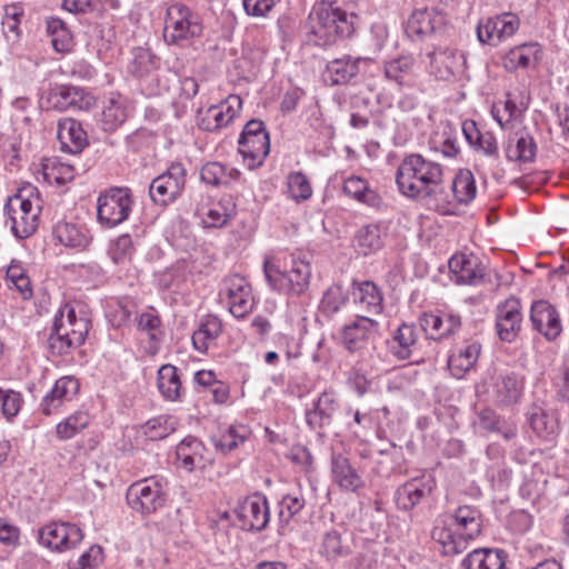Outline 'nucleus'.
<instances>
[{"label":"nucleus","mask_w":569,"mask_h":569,"mask_svg":"<svg viewBox=\"0 0 569 569\" xmlns=\"http://www.w3.org/2000/svg\"><path fill=\"white\" fill-rule=\"evenodd\" d=\"M134 206L132 191L128 187H110L97 199V213H130Z\"/></svg>","instance_id":"aec40b11"},{"label":"nucleus","mask_w":569,"mask_h":569,"mask_svg":"<svg viewBox=\"0 0 569 569\" xmlns=\"http://www.w3.org/2000/svg\"><path fill=\"white\" fill-rule=\"evenodd\" d=\"M419 325L428 338L441 340L455 335L460 329L461 318L453 313L425 312L419 318Z\"/></svg>","instance_id":"6ab92c4d"},{"label":"nucleus","mask_w":569,"mask_h":569,"mask_svg":"<svg viewBox=\"0 0 569 569\" xmlns=\"http://www.w3.org/2000/svg\"><path fill=\"white\" fill-rule=\"evenodd\" d=\"M396 183L403 197L426 202L439 193L443 183V167L419 153H411L400 162Z\"/></svg>","instance_id":"f257e3e1"},{"label":"nucleus","mask_w":569,"mask_h":569,"mask_svg":"<svg viewBox=\"0 0 569 569\" xmlns=\"http://www.w3.org/2000/svg\"><path fill=\"white\" fill-rule=\"evenodd\" d=\"M446 522L462 532L461 535L470 541L481 533L480 511L471 506H459L453 513L447 516Z\"/></svg>","instance_id":"bb28decb"},{"label":"nucleus","mask_w":569,"mask_h":569,"mask_svg":"<svg viewBox=\"0 0 569 569\" xmlns=\"http://www.w3.org/2000/svg\"><path fill=\"white\" fill-rule=\"evenodd\" d=\"M7 280L12 283L16 290L21 295L22 299L28 300L32 297L33 291L31 281L22 268L21 263L12 260L6 272Z\"/></svg>","instance_id":"864d4df0"},{"label":"nucleus","mask_w":569,"mask_h":569,"mask_svg":"<svg viewBox=\"0 0 569 569\" xmlns=\"http://www.w3.org/2000/svg\"><path fill=\"white\" fill-rule=\"evenodd\" d=\"M448 23L447 14L437 7L415 10L407 22V30L417 36L441 33Z\"/></svg>","instance_id":"f3484780"},{"label":"nucleus","mask_w":569,"mask_h":569,"mask_svg":"<svg viewBox=\"0 0 569 569\" xmlns=\"http://www.w3.org/2000/svg\"><path fill=\"white\" fill-rule=\"evenodd\" d=\"M289 193L296 201L308 199L312 189L308 178L301 172H293L288 177Z\"/></svg>","instance_id":"e2e57ef3"},{"label":"nucleus","mask_w":569,"mask_h":569,"mask_svg":"<svg viewBox=\"0 0 569 569\" xmlns=\"http://www.w3.org/2000/svg\"><path fill=\"white\" fill-rule=\"evenodd\" d=\"M453 280L458 284L476 286L483 280L485 268L478 257L472 253H456L448 262Z\"/></svg>","instance_id":"a211bd4d"},{"label":"nucleus","mask_w":569,"mask_h":569,"mask_svg":"<svg viewBox=\"0 0 569 569\" xmlns=\"http://www.w3.org/2000/svg\"><path fill=\"white\" fill-rule=\"evenodd\" d=\"M506 552L500 549H476L462 560V569H503Z\"/></svg>","instance_id":"e433bc0d"},{"label":"nucleus","mask_w":569,"mask_h":569,"mask_svg":"<svg viewBox=\"0 0 569 569\" xmlns=\"http://www.w3.org/2000/svg\"><path fill=\"white\" fill-rule=\"evenodd\" d=\"M103 560V550L93 545L70 567L71 569H96Z\"/></svg>","instance_id":"338daca9"},{"label":"nucleus","mask_w":569,"mask_h":569,"mask_svg":"<svg viewBox=\"0 0 569 569\" xmlns=\"http://www.w3.org/2000/svg\"><path fill=\"white\" fill-rule=\"evenodd\" d=\"M240 172L220 162H207L200 170L201 180L210 186H227L239 179Z\"/></svg>","instance_id":"c03bdc74"},{"label":"nucleus","mask_w":569,"mask_h":569,"mask_svg":"<svg viewBox=\"0 0 569 569\" xmlns=\"http://www.w3.org/2000/svg\"><path fill=\"white\" fill-rule=\"evenodd\" d=\"M539 53L537 43H525L509 50L502 58V66L508 71L526 69L537 63Z\"/></svg>","instance_id":"4c0bfd02"},{"label":"nucleus","mask_w":569,"mask_h":569,"mask_svg":"<svg viewBox=\"0 0 569 569\" xmlns=\"http://www.w3.org/2000/svg\"><path fill=\"white\" fill-rule=\"evenodd\" d=\"M33 209L41 211L42 200L38 189L31 183L20 187L14 194L8 198L4 204L6 213H14L17 210L29 213Z\"/></svg>","instance_id":"473e14b6"},{"label":"nucleus","mask_w":569,"mask_h":569,"mask_svg":"<svg viewBox=\"0 0 569 569\" xmlns=\"http://www.w3.org/2000/svg\"><path fill=\"white\" fill-rule=\"evenodd\" d=\"M242 100L237 94H230L218 104L199 109L197 124L201 130L214 132L228 127L240 113Z\"/></svg>","instance_id":"6e6552de"},{"label":"nucleus","mask_w":569,"mask_h":569,"mask_svg":"<svg viewBox=\"0 0 569 569\" xmlns=\"http://www.w3.org/2000/svg\"><path fill=\"white\" fill-rule=\"evenodd\" d=\"M233 512L239 521V527L246 531H262L270 520L267 498L259 492L246 497L238 503Z\"/></svg>","instance_id":"9d476101"},{"label":"nucleus","mask_w":569,"mask_h":569,"mask_svg":"<svg viewBox=\"0 0 569 569\" xmlns=\"http://www.w3.org/2000/svg\"><path fill=\"white\" fill-rule=\"evenodd\" d=\"M57 138L62 151L77 154L88 144L87 133L81 123L72 118L58 122Z\"/></svg>","instance_id":"5701e85b"},{"label":"nucleus","mask_w":569,"mask_h":569,"mask_svg":"<svg viewBox=\"0 0 569 569\" xmlns=\"http://www.w3.org/2000/svg\"><path fill=\"white\" fill-rule=\"evenodd\" d=\"M356 242L360 251L367 256L381 247V231L378 224L362 227L357 236Z\"/></svg>","instance_id":"4d7b16f0"},{"label":"nucleus","mask_w":569,"mask_h":569,"mask_svg":"<svg viewBox=\"0 0 569 569\" xmlns=\"http://www.w3.org/2000/svg\"><path fill=\"white\" fill-rule=\"evenodd\" d=\"M11 230L19 239L32 236L39 226V216H9Z\"/></svg>","instance_id":"052dcab7"},{"label":"nucleus","mask_w":569,"mask_h":569,"mask_svg":"<svg viewBox=\"0 0 569 569\" xmlns=\"http://www.w3.org/2000/svg\"><path fill=\"white\" fill-rule=\"evenodd\" d=\"M527 416L530 427L540 438L551 440L557 435L558 420L541 407H531Z\"/></svg>","instance_id":"a19ab883"},{"label":"nucleus","mask_w":569,"mask_h":569,"mask_svg":"<svg viewBox=\"0 0 569 569\" xmlns=\"http://www.w3.org/2000/svg\"><path fill=\"white\" fill-rule=\"evenodd\" d=\"M459 530L445 521L442 526H436L431 531V538L442 547V553L453 556L461 553L468 547L469 539Z\"/></svg>","instance_id":"7c9ffc66"},{"label":"nucleus","mask_w":569,"mask_h":569,"mask_svg":"<svg viewBox=\"0 0 569 569\" xmlns=\"http://www.w3.org/2000/svg\"><path fill=\"white\" fill-rule=\"evenodd\" d=\"M530 321L533 329L548 341L556 340L562 331L559 312L546 300H538L531 305Z\"/></svg>","instance_id":"ddd939ff"},{"label":"nucleus","mask_w":569,"mask_h":569,"mask_svg":"<svg viewBox=\"0 0 569 569\" xmlns=\"http://www.w3.org/2000/svg\"><path fill=\"white\" fill-rule=\"evenodd\" d=\"M157 388L166 401L181 402L186 390L176 366L162 365L157 372Z\"/></svg>","instance_id":"a878e982"},{"label":"nucleus","mask_w":569,"mask_h":569,"mask_svg":"<svg viewBox=\"0 0 569 569\" xmlns=\"http://www.w3.org/2000/svg\"><path fill=\"white\" fill-rule=\"evenodd\" d=\"M436 486V479L429 473L407 480L395 492L397 508L405 512H411L416 507L428 503Z\"/></svg>","instance_id":"0eeeda50"},{"label":"nucleus","mask_w":569,"mask_h":569,"mask_svg":"<svg viewBox=\"0 0 569 569\" xmlns=\"http://www.w3.org/2000/svg\"><path fill=\"white\" fill-rule=\"evenodd\" d=\"M263 273L271 290L291 297H300L310 286L311 266L306 253H293L289 270H281L270 258L263 261Z\"/></svg>","instance_id":"f03ea898"},{"label":"nucleus","mask_w":569,"mask_h":569,"mask_svg":"<svg viewBox=\"0 0 569 569\" xmlns=\"http://www.w3.org/2000/svg\"><path fill=\"white\" fill-rule=\"evenodd\" d=\"M47 31L57 52H68L72 49L73 37L60 18L49 19L47 21Z\"/></svg>","instance_id":"09e8293b"},{"label":"nucleus","mask_w":569,"mask_h":569,"mask_svg":"<svg viewBox=\"0 0 569 569\" xmlns=\"http://www.w3.org/2000/svg\"><path fill=\"white\" fill-rule=\"evenodd\" d=\"M132 58L128 64L129 71L138 78L150 76L158 69L159 59L147 48H134Z\"/></svg>","instance_id":"49530a36"},{"label":"nucleus","mask_w":569,"mask_h":569,"mask_svg":"<svg viewBox=\"0 0 569 569\" xmlns=\"http://www.w3.org/2000/svg\"><path fill=\"white\" fill-rule=\"evenodd\" d=\"M338 409V401L332 391L322 392L311 410L306 412V422L311 429H320L329 425Z\"/></svg>","instance_id":"c756f323"},{"label":"nucleus","mask_w":569,"mask_h":569,"mask_svg":"<svg viewBox=\"0 0 569 569\" xmlns=\"http://www.w3.org/2000/svg\"><path fill=\"white\" fill-rule=\"evenodd\" d=\"M370 58L345 56L327 64L325 80L331 86L346 84L360 71L361 64H369Z\"/></svg>","instance_id":"412c9836"},{"label":"nucleus","mask_w":569,"mask_h":569,"mask_svg":"<svg viewBox=\"0 0 569 569\" xmlns=\"http://www.w3.org/2000/svg\"><path fill=\"white\" fill-rule=\"evenodd\" d=\"M186 174L182 163H171L163 173L152 180L149 187L151 200L160 207L174 202L184 188Z\"/></svg>","instance_id":"423d86ee"},{"label":"nucleus","mask_w":569,"mask_h":569,"mask_svg":"<svg viewBox=\"0 0 569 569\" xmlns=\"http://www.w3.org/2000/svg\"><path fill=\"white\" fill-rule=\"evenodd\" d=\"M63 309L67 313V318L71 319L70 333L73 339V343L80 347L86 341L89 329L91 327V321L86 317L78 318L73 307H71L69 303H66Z\"/></svg>","instance_id":"13d9d810"},{"label":"nucleus","mask_w":569,"mask_h":569,"mask_svg":"<svg viewBox=\"0 0 569 569\" xmlns=\"http://www.w3.org/2000/svg\"><path fill=\"white\" fill-rule=\"evenodd\" d=\"M306 501L302 495H284L279 502V520L288 525L305 507Z\"/></svg>","instance_id":"bf43d9fd"},{"label":"nucleus","mask_w":569,"mask_h":569,"mask_svg":"<svg viewBox=\"0 0 569 569\" xmlns=\"http://www.w3.org/2000/svg\"><path fill=\"white\" fill-rule=\"evenodd\" d=\"M331 471L335 481L345 490L356 491L363 485L361 477L350 465L349 459L342 455L332 456Z\"/></svg>","instance_id":"58836bf2"},{"label":"nucleus","mask_w":569,"mask_h":569,"mask_svg":"<svg viewBox=\"0 0 569 569\" xmlns=\"http://www.w3.org/2000/svg\"><path fill=\"white\" fill-rule=\"evenodd\" d=\"M322 552L328 559H336L338 557L348 555L347 548L342 546L341 536L339 532L332 530L325 535L322 541Z\"/></svg>","instance_id":"69168bd1"},{"label":"nucleus","mask_w":569,"mask_h":569,"mask_svg":"<svg viewBox=\"0 0 569 569\" xmlns=\"http://www.w3.org/2000/svg\"><path fill=\"white\" fill-rule=\"evenodd\" d=\"M201 32L199 16L187 4L177 1L167 7L163 26V40L167 44L186 47Z\"/></svg>","instance_id":"20e7f679"},{"label":"nucleus","mask_w":569,"mask_h":569,"mask_svg":"<svg viewBox=\"0 0 569 569\" xmlns=\"http://www.w3.org/2000/svg\"><path fill=\"white\" fill-rule=\"evenodd\" d=\"M229 299V310L236 318L247 317L254 307V298L250 283L238 274L224 281Z\"/></svg>","instance_id":"2eb2a0df"},{"label":"nucleus","mask_w":569,"mask_h":569,"mask_svg":"<svg viewBox=\"0 0 569 569\" xmlns=\"http://www.w3.org/2000/svg\"><path fill=\"white\" fill-rule=\"evenodd\" d=\"M22 406L21 393L11 389L6 390L4 397L1 402L0 411L7 419L16 417Z\"/></svg>","instance_id":"774afa93"},{"label":"nucleus","mask_w":569,"mask_h":569,"mask_svg":"<svg viewBox=\"0 0 569 569\" xmlns=\"http://www.w3.org/2000/svg\"><path fill=\"white\" fill-rule=\"evenodd\" d=\"M418 342V331L415 325L402 323L388 341L390 352L399 360H408Z\"/></svg>","instance_id":"2f4dec72"},{"label":"nucleus","mask_w":569,"mask_h":569,"mask_svg":"<svg viewBox=\"0 0 569 569\" xmlns=\"http://www.w3.org/2000/svg\"><path fill=\"white\" fill-rule=\"evenodd\" d=\"M40 176L42 181L48 184H63L72 179V169L67 164L48 159L41 164V170L37 173L38 181H40Z\"/></svg>","instance_id":"603ef678"},{"label":"nucleus","mask_w":569,"mask_h":569,"mask_svg":"<svg viewBox=\"0 0 569 569\" xmlns=\"http://www.w3.org/2000/svg\"><path fill=\"white\" fill-rule=\"evenodd\" d=\"M481 352V345L478 341H469L448 359V367L452 376L460 379L477 363Z\"/></svg>","instance_id":"72a5a7b5"},{"label":"nucleus","mask_w":569,"mask_h":569,"mask_svg":"<svg viewBox=\"0 0 569 569\" xmlns=\"http://www.w3.org/2000/svg\"><path fill=\"white\" fill-rule=\"evenodd\" d=\"M270 151L268 132H258V136L239 140V152L248 169L253 170L264 162Z\"/></svg>","instance_id":"c85d7f7f"},{"label":"nucleus","mask_w":569,"mask_h":569,"mask_svg":"<svg viewBox=\"0 0 569 569\" xmlns=\"http://www.w3.org/2000/svg\"><path fill=\"white\" fill-rule=\"evenodd\" d=\"M379 323L365 316L357 317L342 329V341L350 352L359 351L367 340L377 332Z\"/></svg>","instance_id":"4be33fe9"},{"label":"nucleus","mask_w":569,"mask_h":569,"mask_svg":"<svg viewBox=\"0 0 569 569\" xmlns=\"http://www.w3.org/2000/svg\"><path fill=\"white\" fill-rule=\"evenodd\" d=\"M452 191L459 203L468 204L471 202L477 194L473 173L468 169L459 170L452 181Z\"/></svg>","instance_id":"de8ad7c7"},{"label":"nucleus","mask_w":569,"mask_h":569,"mask_svg":"<svg viewBox=\"0 0 569 569\" xmlns=\"http://www.w3.org/2000/svg\"><path fill=\"white\" fill-rule=\"evenodd\" d=\"M525 389V377L517 372H506L499 375L493 385L496 401L503 406L517 403Z\"/></svg>","instance_id":"b1692460"},{"label":"nucleus","mask_w":569,"mask_h":569,"mask_svg":"<svg viewBox=\"0 0 569 569\" xmlns=\"http://www.w3.org/2000/svg\"><path fill=\"white\" fill-rule=\"evenodd\" d=\"M83 537V531L70 522L52 521L39 529L41 545L59 552L76 548Z\"/></svg>","instance_id":"1a4fd4ad"},{"label":"nucleus","mask_w":569,"mask_h":569,"mask_svg":"<svg viewBox=\"0 0 569 569\" xmlns=\"http://www.w3.org/2000/svg\"><path fill=\"white\" fill-rule=\"evenodd\" d=\"M521 305L517 298L511 297L498 306L496 328L500 340L513 342L521 330Z\"/></svg>","instance_id":"4468645a"},{"label":"nucleus","mask_w":569,"mask_h":569,"mask_svg":"<svg viewBox=\"0 0 569 569\" xmlns=\"http://www.w3.org/2000/svg\"><path fill=\"white\" fill-rule=\"evenodd\" d=\"M53 234L66 247H84L88 238L72 222L59 220L53 227Z\"/></svg>","instance_id":"3c124183"},{"label":"nucleus","mask_w":569,"mask_h":569,"mask_svg":"<svg viewBox=\"0 0 569 569\" xmlns=\"http://www.w3.org/2000/svg\"><path fill=\"white\" fill-rule=\"evenodd\" d=\"M79 391V382L74 377L64 376L59 378L53 388L47 393L41 402V411L49 416L66 401H70Z\"/></svg>","instance_id":"393cba45"},{"label":"nucleus","mask_w":569,"mask_h":569,"mask_svg":"<svg viewBox=\"0 0 569 569\" xmlns=\"http://www.w3.org/2000/svg\"><path fill=\"white\" fill-rule=\"evenodd\" d=\"M343 192L356 201L373 210H383V198L361 177L351 176L343 182Z\"/></svg>","instance_id":"cd10ccee"},{"label":"nucleus","mask_w":569,"mask_h":569,"mask_svg":"<svg viewBox=\"0 0 569 569\" xmlns=\"http://www.w3.org/2000/svg\"><path fill=\"white\" fill-rule=\"evenodd\" d=\"M221 332L222 321L217 316L207 315L192 335V345L198 351L206 352L209 341L216 340Z\"/></svg>","instance_id":"79ce46f5"},{"label":"nucleus","mask_w":569,"mask_h":569,"mask_svg":"<svg viewBox=\"0 0 569 569\" xmlns=\"http://www.w3.org/2000/svg\"><path fill=\"white\" fill-rule=\"evenodd\" d=\"M309 27L311 40L317 46H330L340 38L353 33L351 17L338 7L328 3H320L309 14Z\"/></svg>","instance_id":"7ed1b4c3"},{"label":"nucleus","mask_w":569,"mask_h":569,"mask_svg":"<svg viewBox=\"0 0 569 569\" xmlns=\"http://www.w3.org/2000/svg\"><path fill=\"white\" fill-rule=\"evenodd\" d=\"M178 419L173 416H159L149 419L143 426V433L152 441L161 440L174 432Z\"/></svg>","instance_id":"8fccbe9b"},{"label":"nucleus","mask_w":569,"mask_h":569,"mask_svg":"<svg viewBox=\"0 0 569 569\" xmlns=\"http://www.w3.org/2000/svg\"><path fill=\"white\" fill-rule=\"evenodd\" d=\"M204 447L200 440L194 437H186L177 446V459L181 461L182 467L192 471L203 460Z\"/></svg>","instance_id":"a18cd8bd"},{"label":"nucleus","mask_w":569,"mask_h":569,"mask_svg":"<svg viewBox=\"0 0 569 569\" xmlns=\"http://www.w3.org/2000/svg\"><path fill=\"white\" fill-rule=\"evenodd\" d=\"M353 300L373 313L382 309V295L372 281L353 282Z\"/></svg>","instance_id":"37998d69"},{"label":"nucleus","mask_w":569,"mask_h":569,"mask_svg":"<svg viewBox=\"0 0 569 569\" xmlns=\"http://www.w3.org/2000/svg\"><path fill=\"white\" fill-rule=\"evenodd\" d=\"M89 415L78 411L59 422L56 427V435L60 440H68L89 425Z\"/></svg>","instance_id":"5fc2aeb1"},{"label":"nucleus","mask_w":569,"mask_h":569,"mask_svg":"<svg viewBox=\"0 0 569 569\" xmlns=\"http://www.w3.org/2000/svg\"><path fill=\"white\" fill-rule=\"evenodd\" d=\"M132 253V241L129 234H122L111 244L108 254L114 264L123 263Z\"/></svg>","instance_id":"0e129e2a"},{"label":"nucleus","mask_w":569,"mask_h":569,"mask_svg":"<svg viewBox=\"0 0 569 569\" xmlns=\"http://www.w3.org/2000/svg\"><path fill=\"white\" fill-rule=\"evenodd\" d=\"M79 346L73 343L72 337L67 332H59V327H51L47 337V349L51 356H63Z\"/></svg>","instance_id":"6e6d98bb"},{"label":"nucleus","mask_w":569,"mask_h":569,"mask_svg":"<svg viewBox=\"0 0 569 569\" xmlns=\"http://www.w3.org/2000/svg\"><path fill=\"white\" fill-rule=\"evenodd\" d=\"M126 498L131 509L150 515L164 506L167 493L162 481L151 477L131 485Z\"/></svg>","instance_id":"39448f33"},{"label":"nucleus","mask_w":569,"mask_h":569,"mask_svg":"<svg viewBox=\"0 0 569 569\" xmlns=\"http://www.w3.org/2000/svg\"><path fill=\"white\" fill-rule=\"evenodd\" d=\"M346 291L340 284H333L323 293L320 306L323 312L335 313L346 303Z\"/></svg>","instance_id":"680f3d73"},{"label":"nucleus","mask_w":569,"mask_h":569,"mask_svg":"<svg viewBox=\"0 0 569 569\" xmlns=\"http://www.w3.org/2000/svg\"><path fill=\"white\" fill-rule=\"evenodd\" d=\"M503 151L508 161L527 163L536 158L537 143L530 134H520L516 139H509Z\"/></svg>","instance_id":"ea45409f"},{"label":"nucleus","mask_w":569,"mask_h":569,"mask_svg":"<svg viewBox=\"0 0 569 569\" xmlns=\"http://www.w3.org/2000/svg\"><path fill=\"white\" fill-rule=\"evenodd\" d=\"M416 59L412 54H402L390 59L383 64V74L388 81L399 87L409 86L412 79Z\"/></svg>","instance_id":"f704fd0d"},{"label":"nucleus","mask_w":569,"mask_h":569,"mask_svg":"<svg viewBox=\"0 0 569 569\" xmlns=\"http://www.w3.org/2000/svg\"><path fill=\"white\" fill-rule=\"evenodd\" d=\"M428 72L438 80L450 81L466 67V57L452 48H436L427 54Z\"/></svg>","instance_id":"9b49d317"},{"label":"nucleus","mask_w":569,"mask_h":569,"mask_svg":"<svg viewBox=\"0 0 569 569\" xmlns=\"http://www.w3.org/2000/svg\"><path fill=\"white\" fill-rule=\"evenodd\" d=\"M47 107L58 111L68 109H87L91 104V97L83 89L70 84H58L51 88L46 97Z\"/></svg>","instance_id":"dca6fc26"},{"label":"nucleus","mask_w":569,"mask_h":569,"mask_svg":"<svg viewBox=\"0 0 569 569\" xmlns=\"http://www.w3.org/2000/svg\"><path fill=\"white\" fill-rule=\"evenodd\" d=\"M128 118L127 99L120 94H112L102 107L100 122L104 131H113L126 122Z\"/></svg>","instance_id":"c9c22d12"},{"label":"nucleus","mask_w":569,"mask_h":569,"mask_svg":"<svg viewBox=\"0 0 569 569\" xmlns=\"http://www.w3.org/2000/svg\"><path fill=\"white\" fill-rule=\"evenodd\" d=\"M520 21L513 13H502L481 20L477 26V38L481 43L497 46L512 37L519 29Z\"/></svg>","instance_id":"f8f14e48"}]
</instances>
